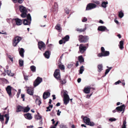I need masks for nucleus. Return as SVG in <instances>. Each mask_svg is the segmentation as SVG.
Masks as SVG:
<instances>
[{"label": "nucleus", "instance_id": "22", "mask_svg": "<svg viewBox=\"0 0 128 128\" xmlns=\"http://www.w3.org/2000/svg\"><path fill=\"white\" fill-rule=\"evenodd\" d=\"M103 66L102 64H99L98 66V71L99 72L102 71L103 70Z\"/></svg>", "mask_w": 128, "mask_h": 128}, {"label": "nucleus", "instance_id": "27", "mask_svg": "<svg viewBox=\"0 0 128 128\" xmlns=\"http://www.w3.org/2000/svg\"><path fill=\"white\" fill-rule=\"evenodd\" d=\"M70 38L69 36L67 35L64 38H62L64 42V43L68 41Z\"/></svg>", "mask_w": 128, "mask_h": 128}, {"label": "nucleus", "instance_id": "45", "mask_svg": "<svg viewBox=\"0 0 128 128\" xmlns=\"http://www.w3.org/2000/svg\"><path fill=\"white\" fill-rule=\"evenodd\" d=\"M60 128H67L66 126L63 124H61L60 126Z\"/></svg>", "mask_w": 128, "mask_h": 128}, {"label": "nucleus", "instance_id": "40", "mask_svg": "<svg viewBox=\"0 0 128 128\" xmlns=\"http://www.w3.org/2000/svg\"><path fill=\"white\" fill-rule=\"evenodd\" d=\"M4 120V115H1L0 113V120L2 122Z\"/></svg>", "mask_w": 128, "mask_h": 128}, {"label": "nucleus", "instance_id": "13", "mask_svg": "<svg viewBox=\"0 0 128 128\" xmlns=\"http://www.w3.org/2000/svg\"><path fill=\"white\" fill-rule=\"evenodd\" d=\"M91 88H92L89 86H88L85 87L84 90V92L85 94H89L90 92V90ZM92 88L94 90V88Z\"/></svg>", "mask_w": 128, "mask_h": 128}, {"label": "nucleus", "instance_id": "7", "mask_svg": "<svg viewBox=\"0 0 128 128\" xmlns=\"http://www.w3.org/2000/svg\"><path fill=\"white\" fill-rule=\"evenodd\" d=\"M21 37L17 36L15 37L13 40L12 45L14 46H16L17 44L21 40Z\"/></svg>", "mask_w": 128, "mask_h": 128}, {"label": "nucleus", "instance_id": "8", "mask_svg": "<svg viewBox=\"0 0 128 128\" xmlns=\"http://www.w3.org/2000/svg\"><path fill=\"white\" fill-rule=\"evenodd\" d=\"M125 108V106L124 104H123L120 106H118L116 108L115 110H114L112 111L114 113L115 112L116 110L118 112H121L122 111L123 112H122V113L124 112Z\"/></svg>", "mask_w": 128, "mask_h": 128}, {"label": "nucleus", "instance_id": "5", "mask_svg": "<svg viewBox=\"0 0 128 128\" xmlns=\"http://www.w3.org/2000/svg\"><path fill=\"white\" fill-rule=\"evenodd\" d=\"M84 122L87 124L91 126H94V124L93 122H90V118L87 117H84L83 118Z\"/></svg>", "mask_w": 128, "mask_h": 128}, {"label": "nucleus", "instance_id": "55", "mask_svg": "<svg viewBox=\"0 0 128 128\" xmlns=\"http://www.w3.org/2000/svg\"><path fill=\"white\" fill-rule=\"evenodd\" d=\"M63 42H64V41L62 39V40H60L59 41V43L60 44H62Z\"/></svg>", "mask_w": 128, "mask_h": 128}, {"label": "nucleus", "instance_id": "50", "mask_svg": "<svg viewBox=\"0 0 128 128\" xmlns=\"http://www.w3.org/2000/svg\"><path fill=\"white\" fill-rule=\"evenodd\" d=\"M87 19L86 17H84L82 19V22H85L87 21Z\"/></svg>", "mask_w": 128, "mask_h": 128}, {"label": "nucleus", "instance_id": "6", "mask_svg": "<svg viewBox=\"0 0 128 128\" xmlns=\"http://www.w3.org/2000/svg\"><path fill=\"white\" fill-rule=\"evenodd\" d=\"M97 6V5L93 3H90L88 4L86 6V10H90L96 8Z\"/></svg>", "mask_w": 128, "mask_h": 128}, {"label": "nucleus", "instance_id": "15", "mask_svg": "<svg viewBox=\"0 0 128 128\" xmlns=\"http://www.w3.org/2000/svg\"><path fill=\"white\" fill-rule=\"evenodd\" d=\"M12 88V87L10 86H8L6 88L7 93L10 96H11L12 95L11 90Z\"/></svg>", "mask_w": 128, "mask_h": 128}, {"label": "nucleus", "instance_id": "39", "mask_svg": "<svg viewBox=\"0 0 128 128\" xmlns=\"http://www.w3.org/2000/svg\"><path fill=\"white\" fill-rule=\"evenodd\" d=\"M112 67H109L106 70L105 74V76L108 73L110 70L112 69Z\"/></svg>", "mask_w": 128, "mask_h": 128}, {"label": "nucleus", "instance_id": "11", "mask_svg": "<svg viewBox=\"0 0 128 128\" xmlns=\"http://www.w3.org/2000/svg\"><path fill=\"white\" fill-rule=\"evenodd\" d=\"M42 78L39 77H38L34 82V86L36 87L38 86L42 82Z\"/></svg>", "mask_w": 128, "mask_h": 128}, {"label": "nucleus", "instance_id": "16", "mask_svg": "<svg viewBox=\"0 0 128 128\" xmlns=\"http://www.w3.org/2000/svg\"><path fill=\"white\" fill-rule=\"evenodd\" d=\"M14 20H15L16 24L17 26H20L22 24V20L18 18H15Z\"/></svg>", "mask_w": 128, "mask_h": 128}, {"label": "nucleus", "instance_id": "35", "mask_svg": "<svg viewBox=\"0 0 128 128\" xmlns=\"http://www.w3.org/2000/svg\"><path fill=\"white\" fill-rule=\"evenodd\" d=\"M124 14L123 13L122 11L118 13V16L120 18H122L124 16Z\"/></svg>", "mask_w": 128, "mask_h": 128}, {"label": "nucleus", "instance_id": "41", "mask_svg": "<svg viewBox=\"0 0 128 128\" xmlns=\"http://www.w3.org/2000/svg\"><path fill=\"white\" fill-rule=\"evenodd\" d=\"M60 68L62 70H64V67L63 65L60 64L59 65Z\"/></svg>", "mask_w": 128, "mask_h": 128}, {"label": "nucleus", "instance_id": "30", "mask_svg": "<svg viewBox=\"0 0 128 128\" xmlns=\"http://www.w3.org/2000/svg\"><path fill=\"white\" fill-rule=\"evenodd\" d=\"M36 102L37 104L40 105L41 103V100L39 98H37L36 100Z\"/></svg>", "mask_w": 128, "mask_h": 128}, {"label": "nucleus", "instance_id": "48", "mask_svg": "<svg viewBox=\"0 0 128 128\" xmlns=\"http://www.w3.org/2000/svg\"><path fill=\"white\" fill-rule=\"evenodd\" d=\"M21 90L20 89L18 90V92L17 93V98H18L19 97V96L20 94Z\"/></svg>", "mask_w": 128, "mask_h": 128}, {"label": "nucleus", "instance_id": "59", "mask_svg": "<svg viewBox=\"0 0 128 128\" xmlns=\"http://www.w3.org/2000/svg\"><path fill=\"white\" fill-rule=\"evenodd\" d=\"M92 94L90 95H88V94L86 96V98H90V96H92Z\"/></svg>", "mask_w": 128, "mask_h": 128}, {"label": "nucleus", "instance_id": "52", "mask_svg": "<svg viewBox=\"0 0 128 128\" xmlns=\"http://www.w3.org/2000/svg\"><path fill=\"white\" fill-rule=\"evenodd\" d=\"M3 34L5 35H6L7 34L6 32H4L3 31H2V32H0V34Z\"/></svg>", "mask_w": 128, "mask_h": 128}, {"label": "nucleus", "instance_id": "3", "mask_svg": "<svg viewBox=\"0 0 128 128\" xmlns=\"http://www.w3.org/2000/svg\"><path fill=\"white\" fill-rule=\"evenodd\" d=\"M88 44H86L85 46L82 44H80L79 47L80 52L82 53L84 52L88 47Z\"/></svg>", "mask_w": 128, "mask_h": 128}, {"label": "nucleus", "instance_id": "20", "mask_svg": "<svg viewBox=\"0 0 128 128\" xmlns=\"http://www.w3.org/2000/svg\"><path fill=\"white\" fill-rule=\"evenodd\" d=\"M50 52L48 51H46L44 54V55L45 58H50Z\"/></svg>", "mask_w": 128, "mask_h": 128}, {"label": "nucleus", "instance_id": "61", "mask_svg": "<svg viewBox=\"0 0 128 128\" xmlns=\"http://www.w3.org/2000/svg\"><path fill=\"white\" fill-rule=\"evenodd\" d=\"M94 2L97 4H100V2L98 1H96Z\"/></svg>", "mask_w": 128, "mask_h": 128}, {"label": "nucleus", "instance_id": "51", "mask_svg": "<svg viewBox=\"0 0 128 128\" xmlns=\"http://www.w3.org/2000/svg\"><path fill=\"white\" fill-rule=\"evenodd\" d=\"M54 6H55V8H54V9H55V10H57L58 9L57 5L56 3H55L54 4Z\"/></svg>", "mask_w": 128, "mask_h": 128}, {"label": "nucleus", "instance_id": "29", "mask_svg": "<svg viewBox=\"0 0 128 128\" xmlns=\"http://www.w3.org/2000/svg\"><path fill=\"white\" fill-rule=\"evenodd\" d=\"M4 116L6 118V121L5 122V123L6 124H7L8 121L9 120V116L8 114H5Z\"/></svg>", "mask_w": 128, "mask_h": 128}, {"label": "nucleus", "instance_id": "31", "mask_svg": "<svg viewBox=\"0 0 128 128\" xmlns=\"http://www.w3.org/2000/svg\"><path fill=\"white\" fill-rule=\"evenodd\" d=\"M30 69L33 72H35L36 71V68L35 66H30Z\"/></svg>", "mask_w": 128, "mask_h": 128}, {"label": "nucleus", "instance_id": "44", "mask_svg": "<svg viewBox=\"0 0 128 128\" xmlns=\"http://www.w3.org/2000/svg\"><path fill=\"white\" fill-rule=\"evenodd\" d=\"M116 118H111L109 119V121L111 122L116 121Z\"/></svg>", "mask_w": 128, "mask_h": 128}, {"label": "nucleus", "instance_id": "18", "mask_svg": "<svg viewBox=\"0 0 128 128\" xmlns=\"http://www.w3.org/2000/svg\"><path fill=\"white\" fill-rule=\"evenodd\" d=\"M25 118L28 120H30L32 119V117L30 114L27 113L24 114Z\"/></svg>", "mask_w": 128, "mask_h": 128}, {"label": "nucleus", "instance_id": "43", "mask_svg": "<svg viewBox=\"0 0 128 128\" xmlns=\"http://www.w3.org/2000/svg\"><path fill=\"white\" fill-rule=\"evenodd\" d=\"M35 119L37 120H40L42 118V117L41 116L39 115H36L35 116Z\"/></svg>", "mask_w": 128, "mask_h": 128}, {"label": "nucleus", "instance_id": "19", "mask_svg": "<svg viewBox=\"0 0 128 128\" xmlns=\"http://www.w3.org/2000/svg\"><path fill=\"white\" fill-rule=\"evenodd\" d=\"M27 90L28 94L30 95H33V90L32 89L29 87H28Z\"/></svg>", "mask_w": 128, "mask_h": 128}, {"label": "nucleus", "instance_id": "10", "mask_svg": "<svg viewBox=\"0 0 128 128\" xmlns=\"http://www.w3.org/2000/svg\"><path fill=\"white\" fill-rule=\"evenodd\" d=\"M38 46L39 49L41 50H44L45 48V44L42 41L38 42Z\"/></svg>", "mask_w": 128, "mask_h": 128}, {"label": "nucleus", "instance_id": "54", "mask_svg": "<svg viewBox=\"0 0 128 128\" xmlns=\"http://www.w3.org/2000/svg\"><path fill=\"white\" fill-rule=\"evenodd\" d=\"M8 57L12 62L13 61V58H12L10 56H9Z\"/></svg>", "mask_w": 128, "mask_h": 128}, {"label": "nucleus", "instance_id": "58", "mask_svg": "<svg viewBox=\"0 0 128 128\" xmlns=\"http://www.w3.org/2000/svg\"><path fill=\"white\" fill-rule=\"evenodd\" d=\"M24 0H18V3L21 4L22 2Z\"/></svg>", "mask_w": 128, "mask_h": 128}, {"label": "nucleus", "instance_id": "42", "mask_svg": "<svg viewBox=\"0 0 128 128\" xmlns=\"http://www.w3.org/2000/svg\"><path fill=\"white\" fill-rule=\"evenodd\" d=\"M4 71L5 72L7 73V74L8 76L10 75L11 73V71L10 70L9 71L8 70H6L5 69H4Z\"/></svg>", "mask_w": 128, "mask_h": 128}, {"label": "nucleus", "instance_id": "53", "mask_svg": "<svg viewBox=\"0 0 128 128\" xmlns=\"http://www.w3.org/2000/svg\"><path fill=\"white\" fill-rule=\"evenodd\" d=\"M121 81L120 80H119L118 81H117V82H116L114 83V84L115 85H117V84H119L120 83H121Z\"/></svg>", "mask_w": 128, "mask_h": 128}, {"label": "nucleus", "instance_id": "25", "mask_svg": "<svg viewBox=\"0 0 128 128\" xmlns=\"http://www.w3.org/2000/svg\"><path fill=\"white\" fill-rule=\"evenodd\" d=\"M30 108L28 106L26 107H23V111L24 112H27L30 110Z\"/></svg>", "mask_w": 128, "mask_h": 128}, {"label": "nucleus", "instance_id": "34", "mask_svg": "<svg viewBox=\"0 0 128 128\" xmlns=\"http://www.w3.org/2000/svg\"><path fill=\"white\" fill-rule=\"evenodd\" d=\"M126 120L123 121V124L121 128H126Z\"/></svg>", "mask_w": 128, "mask_h": 128}, {"label": "nucleus", "instance_id": "56", "mask_svg": "<svg viewBox=\"0 0 128 128\" xmlns=\"http://www.w3.org/2000/svg\"><path fill=\"white\" fill-rule=\"evenodd\" d=\"M101 50L102 52V53L103 52L105 51L104 48L103 47H102L101 48Z\"/></svg>", "mask_w": 128, "mask_h": 128}, {"label": "nucleus", "instance_id": "49", "mask_svg": "<svg viewBox=\"0 0 128 128\" xmlns=\"http://www.w3.org/2000/svg\"><path fill=\"white\" fill-rule=\"evenodd\" d=\"M65 12L66 14H68L69 12V10L68 8H66L65 9Z\"/></svg>", "mask_w": 128, "mask_h": 128}, {"label": "nucleus", "instance_id": "60", "mask_svg": "<svg viewBox=\"0 0 128 128\" xmlns=\"http://www.w3.org/2000/svg\"><path fill=\"white\" fill-rule=\"evenodd\" d=\"M24 79L26 80H28V76H25L24 75Z\"/></svg>", "mask_w": 128, "mask_h": 128}, {"label": "nucleus", "instance_id": "14", "mask_svg": "<svg viewBox=\"0 0 128 128\" xmlns=\"http://www.w3.org/2000/svg\"><path fill=\"white\" fill-rule=\"evenodd\" d=\"M98 30L102 31H104L106 30V32H108L109 30L106 26H98Z\"/></svg>", "mask_w": 128, "mask_h": 128}, {"label": "nucleus", "instance_id": "38", "mask_svg": "<svg viewBox=\"0 0 128 128\" xmlns=\"http://www.w3.org/2000/svg\"><path fill=\"white\" fill-rule=\"evenodd\" d=\"M19 63L20 66H22L24 65V61L22 60L21 59L19 60Z\"/></svg>", "mask_w": 128, "mask_h": 128}, {"label": "nucleus", "instance_id": "23", "mask_svg": "<svg viewBox=\"0 0 128 128\" xmlns=\"http://www.w3.org/2000/svg\"><path fill=\"white\" fill-rule=\"evenodd\" d=\"M19 52L20 56L22 57H24V49L22 48H21L19 51Z\"/></svg>", "mask_w": 128, "mask_h": 128}, {"label": "nucleus", "instance_id": "32", "mask_svg": "<svg viewBox=\"0 0 128 128\" xmlns=\"http://www.w3.org/2000/svg\"><path fill=\"white\" fill-rule=\"evenodd\" d=\"M55 28L56 30L59 31L61 30L60 25L58 24H56L55 26Z\"/></svg>", "mask_w": 128, "mask_h": 128}, {"label": "nucleus", "instance_id": "63", "mask_svg": "<svg viewBox=\"0 0 128 128\" xmlns=\"http://www.w3.org/2000/svg\"><path fill=\"white\" fill-rule=\"evenodd\" d=\"M52 96L53 97V100H55L56 98L55 97V95H52Z\"/></svg>", "mask_w": 128, "mask_h": 128}, {"label": "nucleus", "instance_id": "57", "mask_svg": "<svg viewBox=\"0 0 128 128\" xmlns=\"http://www.w3.org/2000/svg\"><path fill=\"white\" fill-rule=\"evenodd\" d=\"M61 112L59 110H58V111L57 115L58 116H60V113H61Z\"/></svg>", "mask_w": 128, "mask_h": 128}, {"label": "nucleus", "instance_id": "26", "mask_svg": "<svg viewBox=\"0 0 128 128\" xmlns=\"http://www.w3.org/2000/svg\"><path fill=\"white\" fill-rule=\"evenodd\" d=\"M108 2L107 1L105 2H103L102 3L101 6L102 7L106 8L107 6L106 5L108 4Z\"/></svg>", "mask_w": 128, "mask_h": 128}, {"label": "nucleus", "instance_id": "28", "mask_svg": "<svg viewBox=\"0 0 128 128\" xmlns=\"http://www.w3.org/2000/svg\"><path fill=\"white\" fill-rule=\"evenodd\" d=\"M78 59L80 63L83 62L84 61V59L82 56L78 57Z\"/></svg>", "mask_w": 128, "mask_h": 128}, {"label": "nucleus", "instance_id": "64", "mask_svg": "<svg viewBox=\"0 0 128 128\" xmlns=\"http://www.w3.org/2000/svg\"><path fill=\"white\" fill-rule=\"evenodd\" d=\"M33 127V126H28L27 128H32Z\"/></svg>", "mask_w": 128, "mask_h": 128}, {"label": "nucleus", "instance_id": "9", "mask_svg": "<svg viewBox=\"0 0 128 128\" xmlns=\"http://www.w3.org/2000/svg\"><path fill=\"white\" fill-rule=\"evenodd\" d=\"M54 76L56 79L60 80V71L59 69H56L55 70L54 74Z\"/></svg>", "mask_w": 128, "mask_h": 128}, {"label": "nucleus", "instance_id": "46", "mask_svg": "<svg viewBox=\"0 0 128 128\" xmlns=\"http://www.w3.org/2000/svg\"><path fill=\"white\" fill-rule=\"evenodd\" d=\"M2 80L6 84H7L8 82V80L6 79L2 78Z\"/></svg>", "mask_w": 128, "mask_h": 128}, {"label": "nucleus", "instance_id": "33", "mask_svg": "<svg viewBox=\"0 0 128 128\" xmlns=\"http://www.w3.org/2000/svg\"><path fill=\"white\" fill-rule=\"evenodd\" d=\"M86 30V28H85L84 29L77 28L76 30L77 31L81 32L84 31Z\"/></svg>", "mask_w": 128, "mask_h": 128}, {"label": "nucleus", "instance_id": "24", "mask_svg": "<svg viewBox=\"0 0 128 128\" xmlns=\"http://www.w3.org/2000/svg\"><path fill=\"white\" fill-rule=\"evenodd\" d=\"M23 107L20 106H18L17 107L16 111L17 112L23 111Z\"/></svg>", "mask_w": 128, "mask_h": 128}, {"label": "nucleus", "instance_id": "62", "mask_svg": "<svg viewBox=\"0 0 128 128\" xmlns=\"http://www.w3.org/2000/svg\"><path fill=\"white\" fill-rule=\"evenodd\" d=\"M81 79L80 78H78V79L77 81L78 83L80 82H81Z\"/></svg>", "mask_w": 128, "mask_h": 128}, {"label": "nucleus", "instance_id": "4", "mask_svg": "<svg viewBox=\"0 0 128 128\" xmlns=\"http://www.w3.org/2000/svg\"><path fill=\"white\" fill-rule=\"evenodd\" d=\"M89 37L87 36H83L82 35L79 36V40L80 42H85L88 41Z\"/></svg>", "mask_w": 128, "mask_h": 128}, {"label": "nucleus", "instance_id": "47", "mask_svg": "<svg viewBox=\"0 0 128 128\" xmlns=\"http://www.w3.org/2000/svg\"><path fill=\"white\" fill-rule=\"evenodd\" d=\"M66 82L65 79H64L63 80H61L60 82L61 84H65L66 83Z\"/></svg>", "mask_w": 128, "mask_h": 128}, {"label": "nucleus", "instance_id": "12", "mask_svg": "<svg viewBox=\"0 0 128 128\" xmlns=\"http://www.w3.org/2000/svg\"><path fill=\"white\" fill-rule=\"evenodd\" d=\"M110 52L109 51H106L103 52L102 53H100L98 54V57L107 56L109 55Z\"/></svg>", "mask_w": 128, "mask_h": 128}, {"label": "nucleus", "instance_id": "37", "mask_svg": "<svg viewBox=\"0 0 128 128\" xmlns=\"http://www.w3.org/2000/svg\"><path fill=\"white\" fill-rule=\"evenodd\" d=\"M84 66H81L80 70H79V72L80 74H82L83 72L84 71Z\"/></svg>", "mask_w": 128, "mask_h": 128}, {"label": "nucleus", "instance_id": "36", "mask_svg": "<svg viewBox=\"0 0 128 128\" xmlns=\"http://www.w3.org/2000/svg\"><path fill=\"white\" fill-rule=\"evenodd\" d=\"M53 106L52 105H50L49 106L46 107L47 110H46V112L50 111L51 110L50 108H52Z\"/></svg>", "mask_w": 128, "mask_h": 128}, {"label": "nucleus", "instance_id": "1", "mask_svg": "<svg viewBox=\"0 0 128 128\" xmlns=\"http://www.w3.org/2000/svg\"><path fill=\"white\" fill-rule=\"evenodd\" d=\"M19 9L22 13L20 14L22 18H25L26 16L27 19L24 20L23 22V24L24 25H30L31 21V17L30 14L27 15V11L25 7L22 5H20L19 6Z\"/></svg>", "mask_w": 128, "mask_h": 128}, {"label": "nucleus", "instance_id": "17", "mask_svg": "<svg viewBox=\"0 0 128 128\" xmlns=\"http://www.w3.org/2000/svg\"><path fill=\"white\" fill-rule=\"evenodd\" d=\"M50 95V93L48 92H44L43 95V98L44 99H46L49 97Z\"/></svg>", "mask_w": 128, "mask_h": 128}, {"label": "nucleus", "instance_id": "21", "mask_svg": "<svg viewBox=\"0 0 128 128\" xmlns=\"http://www.w3.org/2000/svg\"><path fill=\"white\" fill-rule=\"evenodd\" d=\"M124 42L122 40L120 41L119 42V44L118 46L120 48L121 50H122L124 48Z\"/></svg>", "mask_w": 128, "mask_h": 128}, {"label": "nucleus", "instance_id": "2", "mask_svg": "<svg viewBox=\"0 0 128 128\" xmlns=\"http://www.w3.org/2000/svg\"><path fill=\"white\" fill-rule=\"evenodd\" d=\"M63 95L64 96V103L66 105L69 102L70 98L68 94V92L66 90H63Z\"/></svg>", "mask_w": 128, "mask_h": 128}]
</instances>
